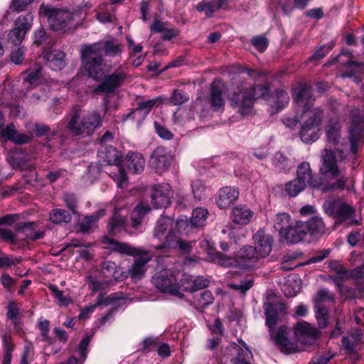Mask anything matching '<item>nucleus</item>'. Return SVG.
I'll return each instance as SVG.
<instances>
[{
    "instance_id": "10",
    "label": "nucleus",
    "mask_w": 364,
    "mask_h": 364,
    "mask_svg": "<svg viewBox=\"0 0 364 364\" xmlns=\"http://www.w3.org/2000/svg\"><path fill=\"white\" fill-rule=\"evenodd\" d=\"M173 191L170 184L163 183L151 188V204L155 208H166L170 203Z\"/></svg>"
},
{
    "instance_id": "17",
    "label": "nucleus",
    "mask_w": 364,
    "mask_h": 364,
    "mask_svg": "<svg viewBox=\"0 0 364 364\" xmlns=\"http://www.w3.org/2000/svg\"><path fill=\"white\" fill-rule=\"evenodd\" d=\"M294 329L296 335L303 337L302 342L309 345L314 344L321 333L316 328L304 321L298 322L295 325Z\"/></svg>"
},
{
    "instance_id": "44",
    "label": "nucleus",
    "mask_w": 364,
    "mask_h": 364,
    "mask_svg": "<svg viewBox=\"0 0 364 364\" xmlns=\"http://www.w3.org/2000/svg\"><path fill=\"white\" fill-rule=\"evenodd\" d=\"M192 193L195 199L201 200L207 197V187L200 180H196L192 183Z\"/></svg>"
},
{
    "instance_id": "52",
    "label": "nucleus",
    "mask_w": 364,
    "mask_h": 364,
    "mask_svg": "<svg viewBox=\"0 0 364 364\" xmlns=\"http://www.w3.org/2000/svg\"><path fill=\"white\" fill-rule=\"evenodd\" d=\"M189 95L181 90H173L170 98L171 103L173 105H181L189 100Z\"/></svg>"
},
{
    "instance_id": "18",
    "label": "nucleus",
    "mask_w": 364,
    "mask_h": 364,
    "mask_svg": "<svg viewBox=\"0 0 364 364\" xmlns=\"http://www.w3.org/2000/svg\"><path fill=\"white\" fill-rule=\"evenodd\" d=\"M238 265L244 267H252L262 258L257 250L250 245L244 246L236 254Z\"/></svg>"
},
{
    "instance_id": "11",
    "label": "nucleus",
    "mask_w": 364,
    "mask_h": 364,
    "mask_svg": "<svg viewBox=\"0 0 364 364\" xmlns=\"http://www.w3.org/2000/svg\"><path fill=\"white\" fill-rule=\"evenodd\" d=\"M153 284L161 292L168 293L173 296L183 298L184 295L180 291V287L176 277L170 275L160 274L152 279Z\"/></svg>"
},
{
    "instance_id": "64",
    "label": "nucleus",
    "mask_w": 364,
    "mask_h": 364,
    "mask_svg": "<svg viewBox=\"0 0 364 364\" xmlns=\"http://www.w3.org/2000/svg\"><path fill=\"white\" fill-rule=\"evenodd\" d=\"M33 350V348L31 343H28L24 346L20 364H29Z\"/></svg>"
},
{
    "instance_id": "23",
    "label": "nucleus",
    "mask_w": 364,
    "mask_h": 364,
    "mask_svg": "<svg viewBox=\"0 0 364 364\" xmlns=\"http://www.w3.org/2000/svg\"><path fill=\"white\" fill-rule=\"evenodd\" d=\"M81 117V109L76 108L71 110L66 125L68 132L73 136L85 135Z\"/></svg>"
},
{
    "instance_id": "59",
    "label": "nucleus",
    "mask_w": 364,
    "mask_h": 364,
    "mask_svg": "<svg viewBox=\"0 0 364 364\" xmlns=\"http://www.w3.org/2000/svg\"><path fill=\"white\" fill-rule=\"evenodd\" d=\"M42 74V68L39 65L34 70H31L28 71L27 75L24 78V81L33 85L37 82V81L40 79Z\"/></svg>"
},
{
    "instance_id": "56",
    "label": "nucleus",
    "mask_w": 364,
    "mask_h": 364,
    "mask_svg": "<svg viewBox=\"0 0 364 364\" xmlns=\"http://www.w3.org/2000/svg\"><path fill=\"white\" fill-rule=\"evenodd\" d=\"M333 301L334 295L327 289L319 290L314 299L315 305H322V303L325 301L333 302Z\"/></svg>"
},
{
    "instance_id": "3",
    "label": "nucleus",
    "mask_w": 364,
    "mask_h": 364,
    "mask_svg": "<svg viewBox=\"0 0 364 364\" xmlns=\"http://www.w3.org/2000/svg\"><path fill=\"white\" fill-rule=\"evenodd\" d=\"M266 316V324L269 328V335L275 345L284 353H292L297 350V344L291 341L288 331L285 326H281L277 331L275 327L277 325L279 318L287 314L285 304L279 300L271 301L270 298L264 304Z\"/></svg>"
},
{
    "instance_id": "21",
    "label": "nucleus",
    "mask_w": 364,
    "mask_h": 364,
    "mask_svg": "<svg viewBox=\"0 0 364 364\" xmlns=\"http://www.w3.org/2000/svg\"><path fill=\"white\" fill-rule=\"evenodd\" d=\"M136 257H138V258L129 269V274L132 279H140L145 272V264L151 259L153 255L151 252L143 250Z\"/></svg>"
},
{
    "instance_id": "31",
    "label": "nucleus",
    "mask_w": 364,
    "mask_h": 364,
    "mask_svg": "<svg viewBox=\"0 0 364 364\" xmlns=\"http://www.w3.org/2000/svg\"><path fill=\"white\" fill-rule=\"evenodd\" d=\"M253 215V211L247 206L237 205L232 210V221L238 225L249 223Z\"/></svg>"
},
{
    "instance_id": "46",
    "label": "nucleus",
    "mask_w": 364,
    "mask_h": 364,
    "mask_svg": "<svg viewBox=\"0 0 364 364\" xmlns=\"http://www.w3.org/2000/svg\"><path fill=\"white\" fill-rule=\"evenodd\" d=\"M245 350L240 349L235 358L232 360V364H251L250 360L252 358V352L246 347L245 343L242 342Z\"/></svg>"
},
{
    "instance_id": "36",
    "label": "nucleus",
    "mask_w": 364,
    "mask_h": 364,
    "mask_svg": "<svg viewBox=\"0 0 364 364\" xmlns=\"http://www.w3.org/2000/svg\"><path fill=\"white\" fill-rule=\"evenodd\" d=\"M214 301V296L209 290H205L200 294L194 296L193 301H190V304L197 309H203L211 304Z\"/></svg>"
},
{
    "instance_id": "28",
    "label": "nucleus",
    "mask_w": 364,
    "mask_h": 364,
    "mask_svg": "<svg viewBox=\"0 0 364 364\" xmlns=\"http://www.w3.org/2000/svg\"><path fill=\"white\" fill-rule=\"evenodd\" d=\"M82 119V127H83L85 135L92 134L95 130L102 125L101 116L96 112L87 113Z\"/></svg>"
},
{
    "instance_id": "15",
    "label": "nucleus",
    "mask_w": 364,
    "mask_h": 364,
    "mask_svg": "<svg viewBox=\"0 0 364 364\" xmlns=\"http://www.w3.org/2000/svg\"><path fill=\"white\" fill-rule=\"evenodd\" d=\"M348 277L355 279L357 290L364 295V263L360 267L352 269L350 274H348V272H346V274L344 275L341 274H336V276L331 277L330 279L333 281L334 284L341 289L343 282L345 279L348 278Z\"/></svg>"
},
{
    "instance_id": "47",
    "label": "nucleus",
    "mask_w": 364,
    "mask_h": 364,
    "mask_svg": "<svg viewBox=\"0 0 364 364\" xmlns=\"http://www.w3.org/2000/svg\"><path fill=\"white\" fill-rule=\"evenodd\" d=\"M125 223V218L119 215L118 213L115 212L113 218L110 220L109 225V232L114 235L124 227Z\"/></svg>"
},
{
    "instance_id": "35",
    "label": "nucleus",
    "mask_w": 364,
    "mask_h": 364,
    "mask_svg": "<svg viewBox=\"0 0 364 364\" xmlns=\"http://www.w3.org/2000/svg\"><path fill=\"white\" fill-rule=\"evenodd\" d=\"M101 157L108 165L113 166L119 164L122 154L116 148L109 146H106L105 151H101Z\"/></svg>"
},
{
    "instance_id": "61",
    "label": "nucleus",
    "mask_w": 364,
    "mask_h": 364,
    "mask_svg": "<svg viewBox=\"0 0 364 364\" xmlns=\"http://www.w3.org/2000/svg\"><path fill=\"white\" fill-rule=\"evenodd\" d=\"M251 42L260 52H264L268 46V41L264 36H255L252 38Z\"/></svg>"
},
{
    "instance_id": "14",
    "label": "nucleus",
    "mask_w": 364,
    "mask_h": 364,
    "mask_svg": "<svg viewBox=\"0 0 364 364\" xmlns=\"http://www.w3.org/2000/svg\"><path fill=\"white\" fill-rule=\"evenodd\" d=\"M38 227L36 222H27L17 223L15 230L18 235L19 241H36L43 238L45 235L43 230H36Z\"/></svg>"
},
{
    "instance_id": "39",
    "label": "nucleus",
    "mask_w": 364,
    "mask_h": 364,
    "mask_svg": "<svg viewBox=\"0 0 364 364\" xmlns=\"http://www.w3.org/2000/svg\"><path fill=\"white\" fill-rule=\"evenodd\" d=\"M101 274L107 280L112 281V279L117 280L120 277L121 272L114 262L109 260L102 264Z\"/></svg>"
},
{
    "instance_id": "16",
    "label": "nucleus",
    "mask_w": 364,
    "mask_h": 364,
    "mask_svg": "<svg viewBox=\"0 0 364 364\" xmlns=\"http://www.w3.org/2000/svg\"><path fill=\"white\" fill-rule=\"evenodd\" d=\"M255 247H254L259 255L262 257H267L272 250L274 242L271 235L267 234L263 230L259 229L253 236Z\"/></svg>"
},
{
    "instance_id": "51",
    "label": "nucleus",
    "mask_w": 364,
    "mask_h": 364,
    "mask_svg": "<svg viewBox=\"0 0 364 364\" xmlns=\"http://www.w3.org/2000/svg\"><path fill=\"white\" fill-rule=\"evenodd\" d=\"M49 289L54 296L58 299V304L60 306H66L72 302V299L68 296L63 295V291L58 289L55 285H50Z\"/></svg>"
},
{
    "instance_id": "63",
    "label": "nucleus",
    "mask_w": 364,
    "mask_h": 364,
    "mask_svg": "<svg viewBox=\"0 0 364 364\" xmlns=\"http://www.w3.org/2000/svg\"><path fill=\"white\" fill-rule=\"evenodd\" d=\"M156 133L164 139L169 140L173 137V134L167 128L161 126L158 122L154 123Z\"/></svg>"
},
{
    "instance_id": "30",
    "label": "nucleus",
    "mask_w": 364,
    "mask_h": 364,
    "mask_svg": "<svg viewBox=\"0 0 364 364\" xmlns=\"http://www.w3.org/2000/svg\"><path fill=\"white\" fill-rule=\"evenodd\" d=\"M106 213L105 210L101 209L95 214L86 215L79 222L80 231L83 233H90L97 228L98 220L103 217Z\"/></svg>"
},
{
    "instance_id": "5",
    "label": "nucleus",
    "mask_w": 364,
    "mask_h": 364,
    "mask_svg": "<svg viewBox=\"0 0 364 364\" xmlns=\"http://www.w3.org/2000/svg\"><path fill=\"white\" fill-rule=\"evenodd\" d=\"M81 56L88 75L98 80L102 75V63L104 54L98 43L84 46L81 50Z\"/></svg>"
},
{
    "instance_id": "49",
    "label": "nucleus",
    "mask_w": 364,
    "mask_h": 364,
    "mask_svg": "<svg viewBox=\"0 0 364 364\" xmlns=\"http://www.w3.org/2000/svg\"><path fill=\"white\" fill-rule=\"evenodd\" d=\"M197 11L205 12L207 18H211L217 11L215 4L212 1H202L196 7Z\"/></svg>"
},
{
    "instance_id": "24",
    "label": "nucleus",
    "mask_w": 364,
    "mask_h": 364,
    "mask_svg": "<svg viewBox=\"0 0 364 364\" xmlns=\"http://www.w3.org/2000/svg\"><path fill=\"white\" fill-rule=\"evenodd\" d=\"M223 91V85L220 81H214L212 83L208 101L215 111H219L225 105Z\"/></svg>"
},
{
    "instance_id": "43",
    "label": "nucleus",
    "mask_w": 364,
    "mask_h": 364,
    "mask_svg": "<svg viewBox=\"0 0 364 364\" xmlns=\"http://www.w3.org/2000/svg\"><path fill=\"white\" fill-rule=\"evenodd\" d=\"M306 186L304 183L301 182L298 179L289 181L285 184V191L290 197H295L301 192H302Z\"/></svg>"
},
{
    "instance_id": "27",
    "label": "nucleus",
    "mask_w": 364,
    "mask_h": 364,
    "mask_svg": "<svg viewBox=\"0 0 364 364\" xmlns=\"http://www.w3.org/2000/svg\"><path fill=\"white\" fill-rule=\"evenodd\" d=\"M65 54L60 50H53L44 55L46 65L53 70H60L66 65Z\"/></svg>"
},
{
    "instance_id": "45",
    "label": "nucleus",
    "mask_w": 364,
    "mask_h": 364,
    "mask_svg": "<svg viewBox=\"0 0 364 364\" xmlns=\"http://www.w3.org/2000/svg\"><path fill=\"white\" fill-rule=\"evenodd\" d=\"M315 311L318 327L325 328L329 318L328 309L323 305H315Z\"/></svg>"
},
{
    "instance_id": "26",
    "label": "nucleus",
    "mask_w": 364,
    "mask_h": 364,
    "mask_svg": "<svg viewBox=\"0 0 364 364\" xmlns=\"http://www.w3.org/2000/svg\"><path fill=\"white\" fill-rule=\"evenodd\" d=\"M303 223L306 226V235H309L312 237H319L326 232V225L322 218L318 216H314L303 222Z\"/></svg>"
},
{
    "instance_id": "19",
    "label": "nucleus",
    "mask_w": 364,
    "mask_h": 364,
    "mask_svg": "<svg viewBox=\"0 0 364 364\" xmlns=\"http://www.w3.org/2000/svg\"><path fill=\"white\" fill-rule=\"evenodd\" d=\"M239 191L232 186H225L220 188L216 197V204L218 208L225 209L232 205L239 197Z\"/></svg>"
},
{
    "instance_id": "48",
    "label": "nucleus",
    "mask_w": 364,
    "mask_h": 364,
    "mask_svg": "<svg viewBox=\"0 0 364 364\" xmlns=\"http://www.w3.org/2000/svg\"><path fill=\"white\" fill-rule=\"evenodd\" d=\"M63 200L65 203V206L73 214H77L78 200L75 193H65L63 196Z\"/></svg>"
},
{
    "instance_id": "9",
    "label": "nucleus",
    "mask_w": 364,
    "mask_h": 364,
    "mask_svg": "<svg viewBox=\"0 0 364 364\" xmlns=\"http://www.w3.org/2000/svg\"><path fill=\"white\" fill-rule=\"evenodd\" d=\"M173 161L171 152L164 146L156 147L151 153L149 166L156 173H163L168 170Z\"/></svg>"
},
{
    "instance_id": "53",
    "label": "nucleus",
    "mask_w": 364,
    "mask_h": 364,
    "mask_svg": "<svg viewBox=\"0 0 364 364\" xmlns=\"http://www.w3.org/2000/svg\"><path fill=\"white\" fill-rule=\"evenodd\" d=\"M0 238L5 242L15 245L19 242L18 235L16 232H13L6 228H0Z\"/></svg>"
},
{
    "instance_id": "55",
    "label": "nucleus",
    "mask_w": 364,
    "mask_h": 364,
    "mask_svg": "<svg viewBox=\"0 0 364 364\" xmlns=\"http://www.w3.org/2000/svg\"><path fill=\"white\" fill-rule=\"evenodd\" d=\"M86 282L88 284L89 288L92 291L96 292L103 289L105 285H107L108 284L111 283V280L106 279L104 282H100L94 278L92 276L90 275L87 277Z\"/></svg>"
},
{
    "instance_id": "57",
    "label": "nucleus",
    "mask_w": 364,
    "mask_h": 364,
    "mask_svg": "<svg viewBox=\"0 0 364 364\" xmlns=\"http://www.w3.org/2000/svg\"><path fill=\"white\" fill-rule=\"evenodd\" d=\"M254 284V280L252 279H246L241 280L239 284H232L230 288L245 294Z\"/></svg>"
},
{
    "instance_id": "54",
    "label": "nucleus",
    "mask_w": 364,
    "mask_h": 364,
    "mask_svg": "<svg viewBox=\"0 0 364 364\" xmlns=\"http://www.w3.org/2000/svg\"><path fill=\"white\" fill-rule=\"evenodd\" d=\"M209 285V280L203 277H196L192 282L191 287H185L184 291H196L204 289Z\"/></svg>"
},
{
    "instance_id": "7",
    "label": "nucleus",
    "mask_w": 364,
    "mask_h": 364,
    "mask_svg": "<svg viewBox=\"0 0 364 364\" xmlns=\"http://www.w3.org/2000/svg\"><path fill=\"white\" fill-rule=\"evenodd\" d=\"M33 16L31 13L19 16L14 21V27L8 33V43L13 46H19L25 38L26 34L31 29Z\"/></svg>"
},
{
    "instance_id": "4",
    "label": "nucleus",
    "mask_w": 364,
    "mask_h": 364,
    "mask_svg": "<svg viewBox=\"0 0 364 364\" xmlns=\"http://www.w3.org/2000/svg\"><path fill=\"white\" fill-rule=\"evenodd\" d=\"M269 95L268 87L264 85L251 86L247 82H241L232 92L230 103L242 116L249 115L253 111V101L257 98L265 99Z\"/></svg>"
},
{
    "instance_id": "60",
    "label": "nucleus",
    "mask_w": 364,
    "mask_h": 364,
    "mask_svg": "<svg viewBox=\"0 0 364 364\" xmlns=\"http://www.w3.org/2000/svg\"><path fill=\"white\" fill-rule=\"evenodd\" d=\"M33 0H12L10 9L13 11L21 12L26 10L28 4Z\"/></svg>"
},
{
    "instance_id": "58",
    "label": "nucleus",
    "mask_w": 364,
    "mask_h": 364,
    "mask_svg": "<svg viewBox=\"0 0 364 364\" xmlns=\"http://www.w3.org/2000/svg\"><path fill=\"white\" fill-rule=\"evenodd\" d=\"M346 65L348 67H355V70L350 69L347 70L344 73V75L346 77H353L357 73H360L364 71V63L360 62H357L354 60H348L346 63Z\"/></svg>"
},
{
    "instance_id": "29",
    "label": "nucleus",
    "mask_w": 364,
    "mask_h": 364,
    "mask_svg": "<svg viewBox=\"0 0 364 364\" xmlns=\"http://www.w3.org/2000/svg\"><path fill=\"white\" fill-rule=\"evenodd\" d=\"M178 222H174V220L170 217H161L160 218L156 224L154 230V236L158 239L162 238L166 231L171 232L174 230Z\"/></svg>"
},
{
    "instance_id": "20",
    "label": "nucleus",
    "mask_w": 364,
    "mask_h": 364,
    "mask_svg": "<svg viewBox=\"0 0 364 364\" xmlns=\"http://www.w3.org/2000/svg\"><path fill=\"white\" fill-rule=\"evenodd\" d=\"M306 226L303 222L297 221L294 225L291 223L290 227L282 237V240L287 243L296 244L305 239L306 232Z\"/></svg>"
},
{
    "instance_id": "33",
    "label": "nucleus",
    "mask_w": 364,
    "mask_h": 364,
    "mask_svg": "<svg viewBox=\"0 0 364 364\" xmlns=\"http://www.w3.org/2000/svg\"><path fill=\"white\" fill-rule=\"evenodd\" d=\"M107 173L119 188H123L127 186L128 177L127 173L119 164L111 166Z\"/></svg>"
},
{
    "instance_id": "40",
    "label": "nucleus",
    "mask_w": 364,
    "mask_h": 364,
    "mask_svg": "<svg viewBox=\"0 0 364 364\" xmlns=\"http://www.w3.org/2000/svg\"><path fill=\"white\" fill-rule=\"evenodd\" d=\"M49 219L55 224L69 223L72 220V215L64 209L55 208L51 210Z\"/></svg>"
},
{
    "instance_id": "41",
    "label": "nucleus",
    "mask_w": 364,
    "mask_h": 364,
    "mask_svg": "<svg viewBox=\"0 0 364 364\" xmlns=\"http://www.w3.org/2000/svg\"><path fill=\"white\" fill-rule=\"evenodd\" d=\"M208 211L205 208H196L193 210L191 223L195 227L203 226L206 222Z\"/></svg>"
},
{
    "instance_id": "13",
    "label": "nucleus",
    "mask_w": 364,
    "mask_h": 364,
    "mask_svg": "<svg viewBox=\"0 0 364 364\" xmlns=\"http://www.w3.org/2000/svg\"><path fill=\"white\" fill-rule=\"evenodd\" d=\"M161 102V97H156L146 101H141L138 103L136 109H132L128 114H123L122 116V119L123 121L132 119L141 122L144 120L154 107L159 105Z\"/></svg>"
},
{
    "instance_id": "1",
    "label": "nucleus",
    "mask_w": 364,
    "mask_h": 364,
    "mask_svg": "<svg viewBox=\"0 0 364 364\" xmlns=\"http://www.w3.org/2000/svg\"><path fill=\"white\" fill-rule=\"evenodd\" d=\"M321 165L319 173L321 176L314 177L311 166L307 162L299 164L296 170V179L307 184L314 189H318L323 193L343 190L346 188L348 178L344 174V169L339 166L338 163L346 158L343 150L325 148L321 153Z\"/></svg>"
},
{
    "instance_id": "38",
    "label": "nucleus",
    "mask_w": 364,
    "mask_h": 364,
    "mask_svg": "<svg viewBox=\"0 0 364 364\" xmlns=\"http://www.w3.org/2000/svg\"><path fill=\"white\" fill-rule=\"evenodd\" d=\"M341 127L337 122L330 120L326 126L327 141L336 146L339 143Z\"/></svg>"
},
{
    "instance_id": "2",
    "label": "nucleus",
    "mask_w": 364,
    "mask_h": 364,
    "mask_svg": "<svg viewBox=\"0 0 364 364\" xmlns=\"http://www.w3.org/2000/svg\"><path fill=\"white\" fill-rule=\"evenodd\" d=\"M293 95L297 107L302 112V114L307 117L301 125L300 138L304 143L314 142L319 137L316 127L321 121L322 111L318 108L313 107L314 98L312 89L307 83L296 87Z\"/></svg>"
},
{
    "instance_id": "6",
    "label": "nucleus",
    "mask_w": 364,
    "mask_h": 364,
    "mask_svg": "<svg viewBox=\"0 0 364 364\" xmlns=\"http://www.w3.org/2000/svg\"><path fill=\"white\" fill-rule=\"evenodd\" d=\"M39 13L47 17L51 28L54 31L64 30L68 28L78 14L68 9H60L48 4H42Z\"/></svg>"
},
{
    "instance_id": "22",
    "label": "nucleus",
    "mask_w": 364,
    "mask_h": 364,
    "mask_svg": "<svg viewBox=\"0 0 364 364\" xmlns=\"http://www.w3.org/2000/svg\"><path fill=\"white\" fill-rule=\"evenodd\" d=\"M103 244L107 245L108 248L122 255L136 257L143 249L136 248L128 243L120 242L114 239L105 237Z\"/></svg>"
},
{
    "instance_id": "62",
    "label": "nucleus",
    "mask_w": 364,
    "mask_h": 364,
    "mask_svg": "<svg viewBox=\"0 0 364 364\" xmlns=\"http://www.w3.org/2000/svg\"><path fill=\"white\" fill-rule=\"evenodd\" d=\"M20 261V259H13L11 257L4 255L0 250V268L11 267L19 263Z\"/></svg>"
},
{
    "instance_id": "8",
    "label": "nucleus",
    "mask_w": 364,
    "mask_h": 364,
    "mask_svg": "<svg viewBox=\"0 0 364 364\" xmlns=\"http://www.w3.org/2000/svg\"><path fill=\"white\" fill-rule=\"evenodd\" d=\"M129 78V75L123 69L119 68L112 73L105 75L95 91L104 94L113 93L118 87L124 85Z\"/></svg>"
},
{
    "instance_id": "32",
    "label": "nucleus",
    "mask_w": 364,
    "mask_h": 364,
    "mask_svg": "<svg viewBox=\"0 0 364 364\" xmlns=\"http://www.w3.org/2000/svg\"><path fill=\"white\" fill-rule=\"evenodd\" d=\"M7 132L4 139L11 141L16 144H25L29 143L32 139V134H26L18 133L13 124L7 125Z\"/></svg>"
},
{
    "instance_id": "42",
    "label": "nucleus",
    "mask_w": 364,
    "mask_h": 364,
    "mask_svg": "<svg viewBox=\"0 0 364 364\" xmlns=\"http://www.w3.org/2000/svg\"><path fill=\"white\" fill-rule=\"evenodd\" d=\"M181 238L178 237L175 230L168 232L167 235L165 237V240L163 244L156 247V250H162L164 248H172L177 249L178 246V242Z\"/></svg>"
},
{
    "instance_id": "12",
    "label": "nucleus",
    "mask_w": 364,
    "mask_h": 364,
    "mask_svg": "<svg viewBox=\"0 0 364 364\" xmlns=\"http://www.w3.org/2000/svg\"><path fill=\"white\" fill-rule=\"evenodd\" d=\"M323 207L327 214L337 218L340 222L350 218L355 212L352 205L336 200L326 202Z\"/></svg>"
},
{
    "instance_id": "37",
    "label": "nucleus",
    "mask_w": 364,
    "mask_h": 364,
    "mask_svg": "<svg viewBox=\"0 0 364 364\" xmlns=\"http://www.w3.org/2000/svg\"><path fill=\"white\" fill-rule=\"evenodd\" d=\"M97 43L105 55L114 57L122 53V46L114 40H107Z\"/></svg>"
},
{
    "instance_id": "50",
    "label": "nucleus",
    "mask_w": 364,
    "mask_h": 364,
    "mask_svg": "<svg viewBox=\"0 0 364 364\" xmlns=\"http://www.w3.org/2000/svg\"><path fill=\"white\" fill-rule=\"evenodd\" d=\"M215 259L218 261L220 265L225 267H234L239 266L236 257L235 258H232L221 252L215 253Z\"/></svg>"
},
{
    "instance_id": "25",
    "label": "nucleus",
    "mask_w": 364,
    "mask_h": 364,
    "mask_svg": "<svg viewBox=\"0 0 364 364\" xmlns=\"http://www.w3.org/2000/svg\"><path fill=\"white\" fill-rule=\"evenodd\" d=\"M124 161L127 168L132 173H141L145 166V160L141 154L129 151L125 156Z\"/></svg>"
},
{
    "instance_id": "34",
    "label": "nucleus",
    "mask_w": 364,
    "mask_h": 364,
    "mask_svg": "<svg viewBox=\"0 0 364 364\" xmlns=\"http://www.w3.org/2000/svg\"><path fill=\"white\" fill-rule=\"evenodd\" d=\"M291 217L287 213H277L273 219L274 228L279 232V237L282 238L287 228L291 224Z\"/></svg>"
}]
</instances>
